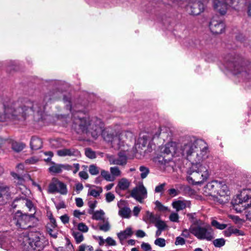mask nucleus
<instances>
[{"mask_svg": "<svg viewBox=\"0 0 251 251\" xmlns=\"http://www.w3.org/2000/svg\"><path fill=\"white\" fill-rule=\"evenodd\" d=\"M181 151L192 165H206L204 161L208 157V147L203 140H188L181 146Z\"/></svg>", "mask_w": 251, "mask_h": 251, "instance_id": "f257e3e1", "label": "nucleus"}, {"mask_svg": "<svg viewBox=\"0 0 251 251\" xmlns=\"http://www.w3.org/2000/svg\"><path fill=\"white\" fill-rule=\"evenodd\" d=\"M132 136V133L128 131H116L109 128L103 130L102 132L103 139L110 143L114 149L123 151L127 150V140Z\"/></svg>", "mask_w": 251, "mask_h": 251, "instance_id": "f03ea898", "label": "nucleus"}, {"mask_svg": "<svg viewBox=\"0 0 251 251\" xmlns=\"http://www.w3.org/2000/svg\"><path fill=\"white\" fill-rule=\"evenodd\" d=\"M28 109V106H20L18 103L0 104V122L24 119Z\"/></svg>", "mask_w": 251, "mask_h": 251, "instance_id": "7ed1b4c3", "label": "nucleus"}, {"mask_svg": "<svg viewBox=\"0 0 251 251\" xmlns=\"http://www.w3.org/2000/svg\"><path fill=\"white\" fill-rule=\"evenodd\" d=\"M43 235L39 232L23 233L19 238V241L23 250L30 251L43 247Z\"/></svg>", "mask_w": 251, "mask_h": 251, "instance_id": "20e7f679", "label": "nucleus"}, {"mask_svg": "<svg viewBox=\"0 0 251 251\" xmlns=\"http://www.w3.org/2000/svg\"><path fill=\"white\" fill-rule=\"evenodd\" d=\"M187 179L189 183L198 184L203 183L208 178L209 173L207 165H191L187 170Z\"/></svg>", "mask_w": 251, "mask_h": 251, "instance_id": "39448f33", "label": "nucleus"}, {"mask_svg": "<svg viewBox=\"0 0 251 251\" xmlns=\"http://www.w3.org/2000/svg\"><path fill=\"white\" fill-rule=\"evenodd\" d=\"M191 234L201 240L211 241L214 239V232L212 227L203 222L194 227H190Z\"/></svg>", "mask_w": 251, "mask_h": 251, "instance_id": "423d86ee", "label": "nucleus"}, {"mask_svg": "<svg viewBox=\"0 0 251 251\" xmlns=\"http://www.w3.org/2000/svg\"><path fill=\"white\" fill-rule=\"evenodd\" d=\"M235 210H237L236 206L241 204L244 209H249L246 211L247 218L251 220V190H245L241 192L240 195H237L231 201Z\"/></svg>", "mask_w": 251, "mask_h": 251, "instance_id": "0eeeda50", "label": "nucleus"}, {"mask_svg": "<svg viewBox=\"0 0 251 251\" xmlns=\"http://www.w3.org/2000/svg\"><path fill=\"white\" fill-rule=\"evenodd\" d=\"M33 217V214H24L18 211L14 214L12 222L17 227L25 229L32 226L31 219Z\"/></svg>", "mask_w": 251, "mask_h": 251, "instance_id": "6e6552de", "label": "nucleus"}, {"mask_svg": "<svg viewBox=\"0 0 251 251\" xmlns=\"http://www.w3.org/2000/svg\"><path fill=\"white\" fill-rule=\"evenodd\" d=\"M91 119L89 117H75L74 127L77 133H88V125Z\"/></svg>", "mask_w": 251, "mask_h": 251, "instance_id": "1a4fd4ad", "label": "nucleus"}, {"mask_svg": "<svg viewBox=\"0 0 251 251\" xmlns=\"http://www.w3.org/2000/svg\"><path fill=\"white\" fill-rule=\"evenodd\" d=\"M103 123L100 119L93 118L91 119L88 125V133H91L94 138H97L102 132Z\"/></svg>", "mask_w": 251, "mask_h": 251, "instance_id": "9d476101", "label": "nucleus"}, {"mask_svg": "<svg viewBox=\"0 0 251 251\" xmlns=\"http://www.w3.org/2000/svg\"><path fill=\"white\" fill-rule=\"evenodd\" d=\"M48 192L52 194L57 192L62 195H66L68 191L65 183L54 177L49 185Z\"/></svg>", "mask_w": 251, "mask_h": 251, "instance_id": "9b49d317", "label": "nucleus"}, {"mask_svg": "<svg viewBox=\"0 0 251 251\" xmlns=\"http://www.w3.org/2000/svg\"><path fill=\"white\" fill-rule=\"evenodd\" d=\"M242 59L238 56L237 58H233L227 63L228 69L235 75L240 73L244 68L242 65Z\"/></svg>", "mask_w": 251, "mask_h": 251, "instance_id": "f8f14e48", "label": "nucleus"}, {"mask_svg": "<svg viewBox=\"0 0 251 251\" xmlns=\"http://www.w3.org/2000/svg\"><path fill=\"white\" fill-rule=\"evenodd\" d=\"M130 196L140 203L147 197V191L143 185L134 188L130 192Z\"/></svg>", "mask_w": 251, "mask_h": 251, "instance_id": "ddd939ff", "label": "nucleus"}, {"mask_svg": "<svg viewBox=\"0 0 251 251\" xmlns=\"http://www.w3.org/2000/svg\"><path fill=\"white\" fill-rule=\"evenodd\" d=\"M106 158L110 165H124L127 162V156L123 151H120L118 156L107 154Z\"/></svg>", "mask_w": 251, "mask_h": 251, "instance_id": "4468645a", "label": "nucleus"}, {"mask_svg": "<svg viewBox=\"0 0 251 251\" xmlns=\"http://www.w3.org/2000/svg\"><path fill=\"white\" fill-rule=\"evenodd\" d=\"M210 30L214 34L222 33L225 28L224 23L219 18L214 17L211 21L209 24Z\"/></svg>", "mask_w": 251, "mask_h": 251, "instance_id": "2eb2a0df", "label": "nucleus"}, {"mask_svg": "<svg viewBox=\"0 0 251 251\" xmlns=\"http://www.w3.org/2000/svg\"><path fill=\"white\" fill-rule=\"evenodd\" d=\"M61 93L57 90L50 91L44 97L43 101L46 104L51 103L61 97Z\"/></svg>", "mask_w": 251, "mask_h": 251, "instance_id": "dca6fc26", "label": "nucleus"}, {"mask_svg": "<svg viewBox=\"0 0 251 251\" xmlns=\"http://www.w3.org/2000/svg\"><path fill=\"white\" fill-rule=\"evenodd\" d=\"M51 165L49 168V171L50 173L59 174L62 172L63 170H72V167L69 165L56 164L54 162H50Z\"/></svg>", "mask_w": 251, "mask_h": 251, "instance_id": "f3484780", "label": "nucleus"}, {"mask_svg": "<svg viewBox=\"0 0 251 251\" xmlns=\"http://www.w3.org/2000/svg\"><path fill=\"white\" fill-rule=\"evenodd\" d=\"M219 184L217 181H214L208 183L203 189V194L206 196H214L217 193V188H219Z\"/></svg>", "mask_w": 251, "mask_h": 251, "instance_id": "a211bd4d", "label": "nucleus"}, {"mask_svg": "<svg viewBox=\"0 0 251 251\" xmlns=\"http://www.w3.org/2000/svg\"><path fill=\"white\" fill-rule=\"evenodd\" d=\"M230 0H214L213 5L214 9H216L221 15H223L226 13L227 5Z\"/></svg>", "mask_w": 251, "mask_h": 251, "instance_id": "6ab92c4d", "label": "nucleus"}, {"mask_svg": "<svg viewBox=\"0 0 251 251\" xmlns=\"http://www.w3.org/2000/svg\"><path fill=\"white\" fill-rule=\"evenodd\" d=\"M10 197L8 187L0 185V204L6 203Z\"/></svg>", "mask_w": 251, "mask_h": 251, "instance_id": "aec40b11", "label": "nucleus"}, {"mask_svg": "<svg viewBox=\"0 0 251 251\" xmlns=\"http://www.w3.org/2000/svg\"><path fill=\"white\" fill-rule=\"evenodd\" d=\"M159 218L160 216L158 215L154 214L152 212L147 211L143 219L147 224L154 225Z\"/></svg>", "mask_w": 251, "mask_h": 251, "instance_id": "412c9836", "label": "nucleus"}, {"mask_svg": "<svg viewBox=\"0 0 251 251\" xmlns=\"http://www.w3.org/2000/svg\"><path fill=\"white\" fill-rule=\"evenodd\" d=\"M172 206L176 211L183 210L186 207H190V201L187 200H177L173 202Z\"/></svg>", "mask_w": 251, "mask_h": 251, "instance_id": "4be33fe9", "label": "nucleus"}, {"mask_svg": "<svg viewBox=\"0 0 251 251\" xmlns=\"http://www.w3.org/2000/svg\"><path fill=\"white\" fill-rule=\"evenodd\" d=\"M57 154L59 156H76L79 154V152L74 149H63L57 151Z\"/></svg>", "mask_w": 251, "mask_h": 251, "instance_id": "5701e85b", "label": "nucleus"}, {"mask_svg": "<svg viewBox=\"0 0 251 251\" xmlns=\"http://www.w3.org/2000/svg\"><path fill=\"white\" fill-rule=\"evenodd\" d=\"M191 14L194 15L200 14L204 10V5L200 1L194 3L191 7Z\"/></svg>", "mask_w": 251, "mask_h": 251, "instance_id": "b1692460", "label": "nucleus"}, {"mask_svg": "<svg viewBox=\"0 0 251 251\" xmlns=\"http://www.w3.org/2000/svg\"><path fill=\"white\" fill-rule=\"evenodd\" d=\"M30 147L33 150H37L42 147V141L37 137H33L30 141Z\"/></svg>", "mask_w": 251, "mask_h": 251, "instance_id": "393cba45", "label": "nucleus"}, {"mask_svg": "<svg viewBox=\"0 0 251 251\" xmlns=\"http://www.w3.org/2000/svg\"><path fill=\"white\" fill-rule=\"evenodd\" d=\"M132 234V231L130 227L126 228L124 231L117 234L119 240L122 241L126 239Z\"/></svg>", "mask_w": 251, "mask_h": 251, "instance_id": "a878e982", "label": "nucleus"}, {"mask_svg": "<svg viewBox=\"0 0 251 251\" xmlns=\"http://www.w3.org/2000/svg\"><path fill=\"white\" fill-rule=\"evenodd\" d=\"M129 185L130 182L126 178H123L119 181L118 185L116 188V191H117L118 187L120 190H125L129 187Z\"/></svg>", "mask_w": 251, "mask_h": 251, "instance_id": "bb28decb", "label": "nucleus"}, {"mask_svg": "<svg viewBox=\"0 0 251 251\" xmlns=\"http://www.w3.org/2000/svg\"><path fill=\"white\" fill-rule=\"evenodd\" d=\"M192 225L190 227H194L195 226L198 225L203 221L200 219H198L196 217V213H189L187 215Z\"/></svg>", "mask_w": 251, "mask_h": 251, "instance_id": "cd10ccee", "label": "nucleus"}, {"mask_svg": "<svg viewBox=\"0 0 251 251\" xmlns=\"http://www.w3.org/2000/svg\"><path fill=\"white\" fill-rule=\"evenodd\" d=\"M232 234H235L236 235H243V232L236 228H234L233 226H230L225 231V235L226 236H230Z\"/></svg>", "mask_w": 251, "mask_h": 251, "instance_id": "c85d7f7f", "label": "nucleus"}, {"mask_svg": "<svg viewBox=\"0 0 251 251\" xmlns=\"http://www.w3.org/2000/svg\"><path fill=\"white\" fill-rule=\"evenodd\" d=\"M131 210L127 207L120 208L119 215L123 218H129L130 217Z\"/></svg>", "mask_w": 251, "mask_h": 251, "instance_id": "c756f323", "label": "nucleus"}, {"mask_svg": "<svg viewBox=\"0 0 251 251\" xmlns=\"http://www.w3.org/2000/svg\"><path fill=\"white\" fill-rule=\"evenodd\" d=\"M92 215V219L95 220H105L104 216L105 213L102 210H97L94 211V213L90 214Z\"/></svg>", "mask_w": 251, "mask_h": 251, "instance_id": "7c9ffc66", "label": "nucleus"}, {"mask_svg": "<svg viewBox=\"0 0 251 251\" xmlns=\"http://www.w3.org/2000/svg\"><path fill=\"white\" fill-rule=\"evenodd\" d=\"M102 222L103 224H98L100 230L104 232L108 231L110 229L111 226L108 219L103 220Z\"/></svg>", "mask_w": 251, "mask_h": 251, "instance_id": "2f4dec72", "label": "nucleus"}, {"mask_svg": "<svg viewBox=\"0 0 251 251\" xmlns=\"http://www.w3.org/2000/svg\"><path fill=\"white\" fill-rule=\"evenodd\" d=\"M102 191V190L101 187H97L96 189L89 188L88 189V195L92 196L95 198H97L100 196Z\"/></svg>", "mask_w": 251, "mask_h": 251, "instance_id": "473e14b6", "label": "nucleus"}, {"mask_svg": "<svg viewBox=\"0 0 251 251\" xmlns=\"http://www.w3.org/2000/svg\"><path fill=\"white\" fill-rule=\"evenodd\" d=\"M11 147L13 150L18 152L24 149L25 145L23 143L13 141L12 142Z\"/></svg>", "mask_w": 251, "mask_h": 251, "instance_id": "72a5a7b5", "label": "nucleus"}, {"mask_svg": "<svg viewBox=\"0 0 251 251\" xmlns=\"http://www.w3.org/2000/svg\"><path fill=\"white\" fill-rule=\"evenodd\" d=\"M175 152V147L174 145V144L169 143L166 145L164 149L163 150V152L167 154H172Z\"/></svg>", "mask_w": 251, "mask_h": 251, "instance_id": "f704fd0d", "label": "nucleus"}, {"mask_svg": "<svg viewBox=\"0 0 251 251\" xmlns=\"http://www.w3.org/2000/svg\"><path fill=\"white\" fill-rule=\"evenodd\" d=\"M110 171L111 176L114 178V179L116 177L120 176L121 175V172L117 167H110Z\"/></svg>", "mask_w": 251, "mask_h": 251, "instance_id": "c9c22d12", "label": "nucleus"}, {"mask_svg": "<svg viewBox=\"0 0 251 251\" xmlns=\"http://www.w3.org/2000/svg\"><path fill=\"white\" fill-rule=\"evenodd\" d=\"M100 170V168L95 165L92 164L89 166V172L91 175L96 176L98 175Z\"/></svg>", "mask_w": 251, "mask_h": 251, "instance_id": "e433bc0d", "label": "nucleus"}, {"mask_svg": "<svg viewBox=\"0 0 251 251\" xmlns=\"http://www.w3.org/2000/svg\"><path fill=\"white\" fill-rule=\"evenodd\" d=\"M148 143V140L147 136H143L139 139V143L136 145V148L145 147Z\"/></svg>", "mask_w": 251, "mask_h": 251, "instance_id": "4c0bfd02", "label": "nucleus"}, {"mask_svg": "<svg viewBox=\"0 0 251 251\" xmlns=\"http://www.w3.org/2000/svg\"><path fill=\"white\" fill-rule=\"evenodd\" d=\"M154 226L157 227V229L163 231L165 230V229L167 227V225L165 222L160 220V218L154 224Z\"/></svg>", "mask_w": 251, "mask_h": 251, "instance_id": "58836bf2", "label": "nucleus"}, {"mask_svg": "<svg viewBox=\"0 0 251 251\" xmlns=\"http://www.w3.org/2000/svg\"><path fill=\"white\" fill-rule=\"evenodd\" d=\"M72 235L75 238L77 244L81 243L84 239L82 234L78 231H73Z\"/></svg>", "mask_w": 251, "mask_h": 251, "instance_id": "ea45409f", "label": "nucleus"}, {"mask_svg": "<svg viewBox=\"0 0 251 251\" xmlns=\"http://www.w3.org/2000/svg\"><path fill=\"white\" fill-rule=\"evenodd\" d=\"M100 174L102 177L106 180L109 181H113L114 180V178L111 176L108 171L102 170L100 171Z\"/></svg>", "mask_w": 251, "mask_h": 251, "instance_id": "a19ab883", "label": "nucleus"}, {"mask_svg": "<svg viewBox=\"0 0 251 251\" xmlns=\"http://www.w3.org/2000/svg\"><path fill=\"white\" fill-rule=\"evenodd\" d=\"M139 170L141 172V177L142 179L145 178L150 172L149 168L144 166H140L139 168Z\"/></svg>", "mask_w": 251, "mask_h": 251, "instance_id": "79ce46f5", "label": "nucleus"}, {"mask_svg": "<svg viewBox=\"0 0 251 251\" xmlns=\"http://www.w3.org/2000/svg\"><path fill=\"white\" fill-rule=\"evenodd\" d=\"M228 192V190L227 186L226 185L221 186V187L219 189H217V194H219L220 196H227Z\"/></svg>", "mask_w": 251, "mask_h": 251, "instance_id": "37998d69", "label": "nucleus"}, {"mask_svg": "<svg viewBox=\"0 0 251 251\" xmlns=\"http://www.w3.org/2000/svg\"><path fill=\"white\" fill-rule=\"evenodd\" d=\"M226 241L224 238H219L213 241V243L215 247L220 248L224 246Z\"/></svg>", "mask_w": 251, "mask_h": 251, "instance_id": "c03bdc74", "label": "nucleus"}, {"mask_svg": "<svg viewBox=\"0 0 251 251\" xmlns=\"http://www.w3.org/2000/svg\"><path fill=\"white\" fill-rule=\"evenodd\" d=\"M211 225L212 226L216 227L219 229H224L227 227V225L224 224H220L218 221L216 220H213L211 222Z\"/></svg>", "mask_w": 251, "mask_h": 251, "instance_id": "a18cd8bd", "label": "nucleus"}, {"mask_svg": "<svg viewBox=\"0 0 251 251\" xmlns=\"http://www.w3.org/2000/svg\"><path fill=\"white\" fill-rule=\"evenodd\" d=\"M85 154L87 157L91 159L95 158L96 157L95 151L90 148H86L85 149Z\"/></svg>", "mask_w": 251, "mask_h": 251, "instance_id": "49530a36", "label": "nucleus"}, {"mask_svg": "<svg viewBox=\"0 0 251 251\" xmlns=\"http://www.w3.org/2000/svg\"><path fill=\"white\" fill-rule=\"evenodd\" d=\"M97 203V201H90L88 202V205L89 209L88 210V213L89 214H92L94 213V209L96 207V205Z\"/></svg>", "mask_w": 251, "mask_h": 251, "instance_id": "de8ad7c7", "label": "nucleus"}, {"mask_svg": "<svg viewBox=\"0 0 251 251\" xmlns=\"http://www.w3.org/2000/svg\"><path fill=\"white\" fill-rule=\"evenodd\" d=\"M154 244L159 247H164L166 245V241L164 238H158L155 240Z\"/></svg>", "mask_w": 251, "mask_h": 251, "instance_id": "09e8293b", "label": "nucleus"}, {"mask_svg": "<svg viewBox=\"0 0 251 251\" xmlns=\"http://www.w3.org/2000/svg\"><path fill=\"white\" fill-rule=\"evenodd\" d=\"M78 229L83 232H87L88 231V227L83 223L78 224L77 226Z\"/></svg>", "mask_w": 251, "mask_h": 251, "instance_id": "8fccbe9b", "label": "nucleus"}, {"mask_svg": "<svg viewBox=\"0 0 251 251\" xmlns=\"http://www.w3.org/2000/svg\"><path fill=\"white\" fill-rule=\"evenodd\" d=\"M50 146L52 148L56 149L60 146V143L57 140L50 141Z\"/></svg>", "mask_w": 251, "mask_h": 251, "instance_id": "3c124183", "label": "nucleus"}, {"mask_svg": "<svg viewBox=\"0 0 251 251\" xmlns=\"http://www.w3.org/2000/svg\"><path fill=\"white\" fill-rule=\"evenodd\" d=\"M178 215L176 213H172L169 216V219L171 221L173 222H178Z\"/></svg>", "mask_w": 251, "mask_h": 251, "instance_id": "603ef678", "label": "nucleus"}, {"mask_svg": "<svg viewBox=\"0 0 251 251\" xmlns=\"http://www.w3.org/2000/svg\"><path fill=\"white\" fill-rule=\"evenodd\" d=\"M106 201L108 202L112 201L115 199V196L111 192H108L105 195Z\"/></svg>", "mask_w": 251, "mask_h": 251, "instance_id": "864d4df0", "label": "nucleus"}, {"mask_svg": "<svg viewBox=\"0 0 251 251\" xmlns=\"http://www.w3.org/2000/svg\"><path fill=\"white\" fill-rule=\"evenodd\" d=\"M185 244V240L181 237H177L176 238L175 245H183Z\"/></svg>", "mask_w": 251, "mask_h": 251, "instance_id": "5fc2aeb1", "label": "nucleus"}, {"mask_svg": "<svg viewBox=\"0 0 251 251\" xmlns=\"http://www.w3.org/2000/svg\"><path fill=\"white\" fill-rule=\"evenodd\" d=\"M38 160V159L35 157H31L25 160V163L26 164H33L36 163Z\"/></svg>", "mask_w": 251, "mask_h": 251, "instance_id": "6e6d98bb", "label": "nucleus"}, {"mask_svg": "<svg viewBox=\"0 0 251 251\" xmlns=\"http://www.w3.org/2000/svg\"><path fill=\"white\" fill-rule=\"evenodd\" d=\"M156 206L161 211H165L167 210V207L163 206L159 201H156L155 202Z\"/></svg>", "mask_w": 251, "mask_h": 251, "instance_id": "4d7b16f0", "label": "nucleus"}, {"mask_svg": "<svg viewBox=\"0 0 251 251\" xmlns=\"http://www.w3.org/2000/svg\"><path fill=\"white\" fill-rule=\"evenodd\" d=\"M63 101L66 104V108L71 111V102H70V99L69 98H67V97H64Z\"/></svg>", "mask_w": 251, "mask_h": 251, "instance_id": "13d9d810", "label": "nucleus"}, {"mask_svg": "<svg viewBox=\"0 0 251 251\" xmlns=\"http://www.w3.org/2000/svg\"><path fill=\"white\" fill-rule=\"evenodd\" d=\"M168 193L169 195L172 197H175L179 194V191L174 188L169 189L168 190Z\"/></svg>", "mask_w": 251, "mask_h": 251, "instance_id": "bf43d9fd", "label": "nucleus"}, {"mask_svg": "<svg viewBox=\"0 0 251 251\" xmlns=\"http://www.w3.org/2000/svg\"><path fill=\"white\" fill-rule=\"evenodd\" d=\"M166 185V183H164L161 184L158 186H157L155 188V192L156 193H160L164 190V188L165 186Z\"/></svg>", "mask_w": 251, "mask_h": 251, "instance_id": "052dcab7", "label": "nucleus"}, {"mask_svg": "<svg viewBox=\"0 0 251 251\" xmlns=\"http://www.w3.org/2000/svg\"><path fill=\"white\" fill-rule=\"evenodd\" d=\"M191 231L190 230V228L189 229H185L183 230L181 235L185 238H188L190 236Z\"/></svg>", "mask_w": 251, "mask_h": 251, "instance_id": "680f3d73", "label": "nucleus"}, {"mask_svg": "<svg viewBox=\"0 0 251 251\" xmlns=\"http://www.w3.org/2000/svg\"><path fill=\"white\" fill-rule=\"evenodd\" d=\"M48 232L53 238L56 239L57 237L58 233L57 231L53 230L51 228H48Z\"/></svg>", "mask_w": 251, "mask_h": 251, "instance_id": "e2e57ef3", "label": "nucleus"}, {"mask_svg": "<svg viewBox=\"0 0 251 251\" xmlns=\"http://www.w3.org/2000/svg\"><path fill=\"white\" fill-rule=\"evenodd\" d=\"M141 248L145 251H149L151 249V245L147 243H143L141 245Z\"/></svg>", "mask_w": 251, "mask_h": 251, "instance_id": "0e129e2a", "label": "nucleus"}, {"mask_svg": "<svg viewBox=\"0 0 251 251\" xmlns=\"http://www.w3.org/2000/svg\"><path fill=\"white\" fill-rule=\"evenodd\" d=\"M60 220L64 224H66L69 223V217L67 214H65L60 217Z\"/></svg>", "mask_w": 251, "mask_h": 251, "instance_id": "69168bd1", "label": "nucleus"}, {"mask_svg": "<svg viewBox=\"0 0 251 251\" xmlns=\"http://www.w3.org/2000/svg\"><path fill=\"white\" fill-rule=\"evenodd\" d=\"M105 242L110 246H115L116 245L115 241L110 237L106 239Z\"/></svg>", "mask_w": 251, "mask_h": 251, "instance_id": "338daca9", "label": "nucleus"}, {"mask_svg": "<svg viewBox=\"0 0 251 251\" xmlns=\"http://www.w3.org/2000/svg\"><path fill=\"white\" fill-rule=\"evenodd\" d=\"M75 203L77 207H81L83 205V201L81 198H77L75 199Z\"/></svg>", "mask_w": 251, "mask_h": 251, "instance_id": "774afa93", "label": "nucleus"}]
</instances>
